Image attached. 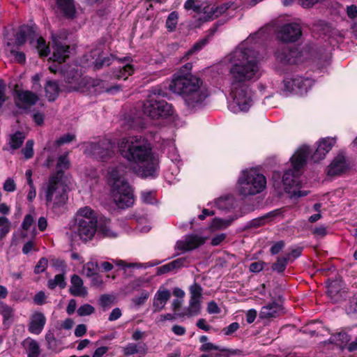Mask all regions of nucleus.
<instances>
[{"label": "nucleus", "mask_w": 357, "mask_h": 357, "mask_svg": "<svg viewBox=\"0 0 357 357\" xmlns=\"http://www.w3.org/2000/svg\"><path fill=\"white\" fill-rule=\"evenodd\" d=\"M22 345L27 354V357L39 356L40 354V346L36 340L28 337L23 341Z\"/></svg>", "instance_id": "7c9ffc66"}, {"label": "nucleus", "mask_w": 357, "mask_h": 357, "mask_svg": "<svg viewBox=\"0 0 357 357\" xmlns=\"http://www.w3.org/2000/svg\"><path fill=\"white\" fill-rule=\"evenodd\" d=\"M70 282V293L71 295L80 297H85L87 295V289L84 287L83 281L79 276L73 275Z\"/></svg>", "instance_id": "bb28decb"}, {"label": "nucleus", "mask_w": 357, "mask_h": 357, "mask_svg": "<svg viewBox=\"0 0 357 357\" xmlns=\"http://www.w3.org/2000/svg\"><path fill=\"white\" fill-rule=\"evenodd\" d=\"M57 286L60 288H64L66 286L64 276L61 274L55 275L54 279L50 280L47 282V287L51 289H54Z\"/></svg>", "instance_id": "79ce46f5"}, {"label": "nucleus", "mask_w": 357, "mask_h": 357, "mask_svg": "<svg viewBox=\"0 0 357 357\" xmlns=\"http://www.w3.org/2000/svg\"><path fill=\"white\" fill-rule=\"evenodd\" d=\"M70 166V162L67 155H61L59 158L56 164V174L50 178L45 189V199L47 203L51 202L54 198H56L59 194L58 186L60 179L62 176V172L67 169Z\"/></svg>", "instance_id": "9d476101"}, {"label": "nucleus", "mask_w": 357, "mask_h": 357, "mask_svg": "<svg viewBox=\"0 0 357 357\" xmlns=\"http://www.w3.org/2000/svg\"><path fill=\"white\" fill-rule=\"evenodd\" d=\"M149 295L150 294L148 291H143L141 292L139 296L133 298L132 302L135 306L139 307L146 301L149 297Z\"/></svg>", "instance_id": "864d4df0"}, {"label": "nucleus", "mask_w": 357, "mask_h": 357, "mask_svg": "<svg viewBox=\"0 0 357 357\" xmlns=\"http://www.w3.org/2000/svg\"><path fill=\"white\" fill-rule=\"evenodd\" d=\"M208 205H213L220 211L229 212L235 208L237 202L233 195H229L220 197L215 199L213 203H208Z\"/></svg>", "instance_id": "5701e85b"}, {"label": "nucleus", "mask_w": 357, "mask_h": 357, "mask_svg": "<svg viewBox=\"0 0 357 357\" xmlns=\"http://www.w3.org/2000/svg\"><path fill=\"white\" fill-rule=\"evenodd\" d=\"M45 94L50 101L54 100L59 95V89L56 82L48 80L46 83Z\"/></svg>", "instance_id": "e433bc0d"}, {"label": "nucleus", "mask_w": 357, "mask_h": 357, "mask_svg": "<svg viewBox=\"0 0 357 357\" xmlns=\"http://www.w3.org/2000/svg\"><path fill=\"white\" fill-rule=\"evenodd\" d=\"M349 164L342 153H339L334 158L331 164L328 167V174L330 176L338 175L344 172L348 168Z\"/></svg>", "instance_id": "412c9836"}, {"label": "nucleus", "mask_w": 357, "mask_h": 357, "mask_svg": "<svg viewBox=\"0 0 357 357\" xmlns=\"http://www.w3.org/2000/svg\"><path fill=\"white\" fill-rule=\"evenodd\" d=\"M97 231V223L93 222L89 219L86 220H79L75 223L73 229L72 238L78 236L81 240L87 241L92 239Z\"/></svg>", "instance_id": "4468645a"}, {"label": "nucleus", "mask_w": 357, "mask_h": 357, "mask_svg": "<svg viewBox=\"0 0 357 357\" xmlns=\"http://www.w3.org/2000/svg\"><path fill=\"white\" fill-rule=\"evenodd\" d=\"M237 218V216L229 218H215L212 220L208 225V229L210 231L213 232L218 230H222L229 227L232 222Z\"/></svg>", "instance_id": "c85d7f7f"}, {"label": "nucleus", "mask_w": 357, "mask_h": 357, "mask_svg": "<svg viewBox=\"0 0 357 357\" xmlns=\"http://www.w3.org/2000/svg\"><path fill=\"white\" fill-rule=\"evenodd\" d=\"M98 271V264L96 262L89 261L83 267V273L88 277L93 276Z\"/></svg>", "instance_id": "09e8293b"}, {"label": "nucleus", "mask_w": 357, "mask_h": 357, "mask_svg": "<svg viewBox=\"0 0 357 357\" xmlns=\"http://www.w3.org/2000/svg\"><path fill=\"white\" fill-rule=\"evenodd\" d=\"M340 291V287L337 281L327 282V294L333 302L337 301Z\"/></svg>", "instance_id": "4c0bfd02"}, {"label": "nucleus", "mask_w": 357, "mask_h": 357, "mask_svg": "<svg viewBox=\"0 0 357 357\" xmlns=\"http://www.w3.org/2000/svg\"><path fill=\"white\" fill-rule=\"evenodd\" d=\"M184 8L188 10H192L195 13L203 14V8L197 3L194 0L186 1L184 4Z\"/></svg>", "instance_id": "603ef678"}, {"label": "nucleus", "mask_w": 357, "mask_h": 357, "mask_svg": "<svg viewBox=\"0 0 357 357\" xmlns=\"http://www.w3.org/2000/svg\"><path fill=\"white\" fill-rule=\"evenodd\" d=\"M201 350L203 351H207L211 350H215V351H221L220 354H219L215 357H229V355L235 354L240 353L239 350H229L225 351V350H221L219 349L218 347L214 345L211 342H206L203 344L201 347Z\"/></svg>", "instance_id": "c9c22d12"}, {"label": "nucleus", "mask_w": 357, "mask_h": 357, "mask_svg": "<svg viewBox=\"0 0 357 357\" xmlns=\"http://www.w3.org/2000/svg\"><path fill=\"white\" fill-rule=\"evenodd\" d=\"M33 223V216L30 214H28L24 218V220L22 223V228L25 231H28L31 228Z\"/></svg>", "instance_id": "0e129e2a"}, {"label": "nucleus", "mask_w": 357, "mask_h": 357, "mask_svg": "<svg viewBox=\"0 0 357 357\" xmlns=\"http://www.w3.org/2000/svg\"><path fill=\"white\" fill-rule=\"evenodd\" d=\"M160 95V92L154 91L142 105L144 114L151 119L165 117L173 113L172 105L161 99Z\"/></svg>", "instance_id": "6e6552de"}, {"label": "nucleus", "mask_w": 357, "mask_h": 357, "mask_svg": "<svg viewBox=\"0 0 357 357\" xmlns=\"http://www.w3.org/2000/svg\"><path fill=\"white\" fill-rule=\"evenodd\" d=\"M301 28L297 23H288L279 26L275 32L278 40L285 43H294L301 36Z\"/></svg>", "instance_id": "ddd939ff"}, {"label": "nucleus", "mask_w": 357, "mask_h": 357, "mask_svg": "<svg viewBox=\"0 0 357 357\" xmlns=\"http://www.w3.org/2000/svg\"><path fill=\"white\" fill-rule=\"evenodd\" d=\"M94 307L89 304H84L80 306L77 310V314L79 316H87L90 315L94 312Z\"/></svg>", "instance_id": "13d9d810"}, {"label": "nucleus", "mask_w": 357, "mask_h": 357, "mask_svg": "<svg viewBox=\"0 0 357 357\" xmlns=\"http://www.w3.org/2000/svg\"><path fill=\"white\" fill-rule=\"evenodd\" d=\"M88 219L97 223V217L95 212L91 208L86 206L77 211L75 223L79 222V220H86Z\"/></svg>", "instance_id": "473e14b6"}, {"label": "nucleus", "mask_w": 357, "mask_h": 357, "mask_svg": "<svg viewBox=\"0 0 357 357\" xmlns=\"http://www.w3.org/2000/svg\"><path fill=\"white\" fill-rule=\"evenodd\" d=\"M190 300L188 306L184 312L178 314L179 317H195L200 314L202 300L203 298V289L200 284L195 282L189 287Z\"/></svg>", "instance_id": "f8f14e48"}, {"label": "nucleus", "mask_w": 357, "mask_h": 357, "mask_svg": "<svg viewBox=\"0 0 357 357\" xmlns=\"http://www.w3.org/2000/svg\"><path fill=\"white\" fill-rule=\"evenodd\" d=\"M155 195L154 191H144L142 192V200L144 203L153 204L155 202Z\"/></svg>", "instance_id": "3c124183"}, {"label": "nucleus", "mask_w": 357, "mask_h": 357, "mask_svg": "<svg viewBox=\"0 0 357 357\" xmlns=\"http://www.w3.org/2000/svg\"><path fill=\"white\" fill-rule=\"evenodd\" d=\"M169 264L172 271H174L188 266L190 261L187 257H180L169 262Z\"/></svg>", "instance_id": "a18cd8bd"}, {"label": "nucleus", "mask_w": 357, "mask_h": 357, "mask_svg": "<svg viewBox=\"0 0 357 357\" xmlns=\"http://www.w3.org/2000/svg\"><path fill=\"white\" fill-rule=\"evenodd\" d=\"M178 23V14L176 12H172L166 21V27L169 31H174Z\"/></svg>", "instance_id": "de8ad7c7"}, {"label": "nucleus", "mask_w": 357, "mask_h": 357, "mask_svg": "<svg viewBox=\"0 0 357 357\" xmlns=\"http://www.w3.org/2000/svg\"><path fill=\"white\" fill-rule=\"evenodd\" d=\"M75 138V135L73 134H66L61 137L59 139L56 141L57 145L60 146L61 144L68 143L73 140Z\"/></svg>", "instance_id": "338daca9"}, {"label": "nucleus", "mask_w": 357, "mask_h": 357, "mask_svg": "<svg viewBox=\"0 0 357 357\" xmlns=\"http://www.w3.org/2000/svg\"><path fill=\"white\" fill-rule=\"evenodd\" d=\"M25 139V135L21 132H17L15 134L10 135L9 144L11 149H17L23 143Z\"/></svg>", "instance_id": "a19ab883"}, {"label": "nucleus", "mask_w": 357, "mask_h": 357, "mask_svg": "<svg viewBox=\"0 0 357 357\" xmlns=\"http://www.w3.org/2000/svg\"><path fill=\"white\" fill-rule=\"evenodd\" d=\"M349 337L346 333H338L332 335L330 338V341L336 345L343 347L349 341Z\"/></svg>", "instance_id": "ea45409f"}, {"label": "nucleus", "mask_w": 357, "mask_h": 357, "mask_svg": "<svg viewBox=\"0 0 357 357\" xmlns=\"http://www.w3.org/2000/svg\"><path fill=\"white\" fill-rule=\"evenodd\" d=\"M26 39L30 40V44L37 49L40 56H46L50 54V48L45 40L41 37L37 38L32 27L24 25L20 27L15 35L13 33L5 35V51L8 56L13 57L20 63H24L26 61L25 54L17 50L24 44Z\"/></svg>", "instance_id": "423d86ee"}, {"label": "nucleus", "mask_w": 357, "mask_h": 357, "mask_svg": "<svg viewBox=\"0 0 357 357\" xmlns=\"http://www.w3.org/2000/svg\"><path fill=\"white\" fill-rule=\"evenodd\" d=\"M310 153L309 146L303 145L298 148L290 158V163L284 171L282 180L280 173L274 172L272 176L273 187L280 190H283L291 198L301 197L307 195V191L301 190L300 176Z\"/></svg>", "instance_id": "20e7f679"}, {"label": "nucleus", "mask_w": 357, "mask_h": 357, "mask_svg": "<svg viewBox=\"0 0 357 357\" xmlns=\"http://www.w3.org/2000/svg\"><path fill=\"white\" fill-rule=\"evenodd\" d=\"M167 149V154L168 158L172 161L175 166V172H178L179 163L181 162L180 155L174 142L171 141L168 143Z\"/></svg>", "instance_id": "2f4dec72"}, {"label": "nucleus", "mask_w": 357, "mask_h": 357, "mask_svg": "<svg viewBox=\"0 0 357 357\" xmlns=\"http://www.w3.org/2000/svg\"><path fill=\"white\" fill-rule=\"evenodd\" d=\"M171 296V292L169 290L160 287L155 293L153 298V311L158 312L164 308L167 301Z\"/></svg>", "instance_id": "393cba45"}, {"label": "nucleus", "mask_w": 357, "mask_h": 357, "mask_svg": "<svg viewBox=\"0 0 357 357\" xmlns=\"http://www.w3.org/2000/svg\"><path fill=\"white\" fill-rule=\"evenodd\" d=\"M126 165L118 164L109 166L105 175L110 197L119 208L130 207L135 202L133 189L126 178Z\"/></svg>", "instance_id": "39448f33"}, {"label": "nucleus", "mask_w": 357, "mask_h": 357, "mask_svg": "<svg viewBox=\"0 0 357 357\" xmlns=\"http://www.w3.org/2000/svg\"><path fill=\"white\" fill-rule=\"evenodd\" d=\"M45 300H46V296L43 291L38 292L33 298V301L37 305L44 304L45 303Z\"/></svg>", "instance_id": "774afa93"}, {"label": "nucleus", "mask_w": 357, "mask_h": 357, "mask_svg": "<svg viewBox=\"0 0 357 357\" xmlns=\"http://www.w3.org/2000/svg\"><path fill=\"white\" fill-rule=\"evenodd\" d=\"M264 40L262 30L250 35L221 61L228 74L225 86L229 93L228 109L233 113L246 112L253 105V93L250 84L258 80L262 70L257 47Z\"/></svg>", "instance_id": "f257e3e1"}, {"label": "nucleus", "mask_w": 357, "mask_h": 357, "mask_svg": "<svg viewBox=\"0 0 357 357\" xmlns=\"http://www.w3.org/2000/svg\"><path fill=\"white\" fill-rule=\"evenodd\" d=\"M147 351V347L145 344L129 343L123 347V354L128 356L135 354H145Z\"/></svg>", "instance_id": "f704fd0d"}, {"label": "nucleus", "mask_w": 357, "mask_h": 357, "mask_svg": "<svg viewBox=\"0 0 357 357\" xmlns=\"http://www.w3.org/2000/svg\"><path fill=\"white\" fill-rule=\"evenodd\" d=\"M347 13L350 19L352 20L354 24V31L357 33V7L354 5L348 6Z\"/></svg>", "instance_id": "8fccbe9b"}, {"label": "nucleus", "mask_w": 357, "mask_h": 357, "mask_svg": "<svg viewBox=\"0 0 357 357\" xmlns=\"http://www.w3.org/2000/svg\"><path fill=\"white\" fill-rule=\"evenodd\" d=\"M207 237L197 234H190L184 236L182 239L176 241L175 250L178 253H183L197 248L204 244Z\"/></svg>", "instance_id": "dca6fc26"}, {"label": "nucleus", "mask_w": 357, "mask_h": 357, "mask_svg": "<svg viewBox=\"0 0 357 357\" xmlns=\"http://www.w3.org/2000/svg\"><path fill=\"white\" fill-rule=\"evenodd\" d=\"M114 262L116 264V266L121 267L123 269H125L126 268H130V267L146 268L148 267H152V266H156L160 263V261H155L154 262H147L144 264H126L123 260H114Z\"/></svg>", "instance_id": "58836bf2"}, {"label": "nucleus", "mask_w": 357, "mask_h": 357, "mask_svg": "<svg viewBox=\"0 0 357 357\" xmlns=\"http://www.w3.org/2000/svg\"><path fill=\"white\" fill-rule=\"evenodd\" d=\"M266 187V176L257 169L250 167L241 171L235 190L238 195L246 197L262 192Z\"/></svg>", "instance_id": "0eeeda50"}, {"label": "nucleus", "mask_w": 357, "mask_h": 357, "mask_svg": "<svg viewBox=\"0 0 357 357\" xmlns=\"http://www.w3.org/2000/svg\"><path fill=\"white\" fill-rule=\"evenodd\" d=\"M336 143V138L327 137L320 139L317 142V147L313 155L312 160L317 162L325 158Z\"/></svg>", "instance_id": "a211bd4d"}, {"label": "nucleus", "mask_w": 357, "mask_h": 357, "mask_svg": "<svg viewBox=\"0 0 357 357\" xmlns=\"http://www.w3.org/2000/svg\"><path fill=\"white\" fill-rule=\"evenodd\" d=\"M226 238V234L224 233L218 234L215 235L211 238V245L213 246H217L220 245Z\"/></svg>", "instance_id": "69168bd1"}, {"label": "nucleus", "mask_w": 357, "mask_h": 357, "mask_svg": "<svg viewBox=\"0 0 357 357\" xmlns=\"http://www.w3.org/2000/svg\"><path fill=\"white\" fill-rule=\"evenodd\" d=\"M85 61H82L84 66H93L99 69L103 66H108L114 59L113 55L105 56L100 48L91 51L90 55L84 56Z\"/></svg>", "instance_id": "2eb2a0df"}, {"label": "nucleus", "mask_w": 357, "mask_h": 357, "mask_svg": "<svg viewBox=\"0 0 357 357\" xmlns=\"http://www.w3.org/2000/svg\"><path fill=\"white\" fill-rule=\"evenodd\" d=\"M47 267V259L45 257L41 258L35 266L34 272L37 274L43 273Z\"/></svg>", "instance_id": "680f3d73"}, {"label": "nucleus", "mask_w": 357, "mask_h": 357, "mask_svg": "<svg viewBox=\"0 0 357 357\" xmlns=\"http://www.w3.org/2000/svg\"><path fill=\"white\" fill-rule=\"evenodd\" d=\"M291 51L286 45H280L275 52V60L282 63L287 64L290 63L291 59Z\"/></svg>", "instance_id": "c756f323"}, {"label": "nucleus", "mask_w": 357, "mask_h": 357, "mask_svg": "<svg viewBox=\"0 0 357 357\" xmlns=\"http://www.w3.org/2000/svg\"><path fill=\"white\" fill-rule=\"evenodd\" d=\"M10 222L6 217H0V240L3 239L10 230Z\"/></svg>", "instance_id": "37998d69"}, {"label": "nucleus", "mask_w": 357, "mask_h": 357, "mask_svg": "<svg viewBox=\"0 0 357 357\" xmlns=\"http://www.w3.org/2000/svg\"><path fill=\"white\" fill-rule=\"evenodd\" d=\"M33 140H28L26 143L25 147L22 150V152L26 159L31 158L33 155Z\"/></svg>", "instance_id": "5fc2aeb1"}, {"label": "nucleus", "mask_w": 357, "mask_h": 357, "mask_svg": "<svg viewBox=\"0 0 357 357\" xmlns=\"http://www.w3.org/2000/svg\"><path fill=\"white\" fill-rule=\"evenodd\" d=\"M38 100V96L29 91H18L15 95V102L19 108L26 109Z\"/></svg>", "instance_id": "6ab92c4d"}, {"label": "nucleus", "mask_w": 357, "mask_h": 357, "mask_svg": "<svg viewBox=\"0 0 357 357\" xmlns=\"http://www.w3.org/2000/svg\"><path fill=\"white\" fill-rule=\"evenodd\" d=\"M61 36L57 35H52V40L54 43L53 46V54L50 59L53 61L61 63L69 56L70 51V47L66 43L61 42Z\"/></svg>", "instance_id": "f3484780"}, {"label": "nucleus", "mask_w": 357, "mask_h": 357, "mask_svg": "<svg viewBox=\"0 0 357 357\" xmlns=\"http://www.w3.org/2000/svg\"><path fill=\"white\" fill-rule=\"evenodd\" d=\"M55 12L68 19L75 17L76 9L74 0H55Z\"/></svg>", "instance_id": "aec40b11"}, {"label": "nucleus", "mask_w": 357, "mask_h": 357, "mask_svg": "<svg viewBox=\"0 0 357 357\" xmlns=\"http://www.w3.org/2000/svg\"><path fill=\"white\" fill-rule=\"evenodd\" d=\"M208 43L207 38H203L197 42L187 52V55L192 54L195 52L200 51Z\"/></svg>", "instance_id": "6e6d98bb"}, {"label": "nucleus", "mask_w": 357, "mask_h": 357, "mask_svg": "<svg viewBox=\"0 0 357 357\" xmlns=\"http://www.w3.org/2000/svg\"><path fill=\"white\" fill-rule=\"evenodd\" d=\"M240 326L239 324L237 322H233L231 324H229L228 326L223 328L222 332L225 335H231L233 333H234L236 331H238Z\"/></svg>", "instance_id": "e2e57ef3"}, {"label": "nucleus", "mask_w": 357, "mask_h": 357, "mask_svg": "<svg viewBox=\"0 0 357 357\" xmlns=\"http://www.w3.org/2000/svg\"><path fill=\"white\" fill-rule=\"evenodd\" d=\"M3 189L8 192H14L16 190V183L13 178H8L3 184Z\"/></svg>", "instance_id": "bf43d9fd"}, {"label": "nucleus", "mask_w": 357, "mask_h": 357, "mask_svg": "<svg viewBox=\"0 0 357 357\" xmlns=\"http://www.w3.org/2000/svg\"><path fill=\"white\" fill-rule=\"evenodd\" d=\"M46 318L42 312H36L31 317L29 324V331L35 335H39L44 328Z\"/></svg>", "instance_id": "b1692460"}, {"label": "nucleus", "mask_w": 357, "mask_h": 357, "mask_svg": "<svg viewBox=\"0 0 357 357\" xmlns=\"http://www.w3.org/2000/svg\"><path fill=\"white\" fill-rule=\"evenodd\" d=\"M115 145L111 140L104 139L98 143L85 144L84 153L100 160H107L114 154Z\"/></svg>", "instance_id": "9b49d317"}, {"label": "nucleus", "mask_w": 357, "mask_h": 357, "mask_svg": "<svg viewBox=\"0 0 357 357\" xmlns=\"http://www.w3.org/2000/svg\"><path fill=\"white\" fill-rule=\"evenodd\" d=\"M65 80L68 83L77 82L81 78L77 71L70 70L64 74Z\"/></svg>", "instance_id": "052dcab7"}, {"label": "nucleus", "mask_w": 357, "mask_h": 357, "mask_svg": "<svg viewBox=\"0 0 357 357\" xmlns=\"http://www.w3.org/2000/svg\"><path fill=\"white\" fill-rule=\"evenodd\" d=\"M282 313V307L273 301L263 306L259 312L261 319H270L278 317Z\"/></svg>", "instance_id": "a878e982"}, {"label": "nucleus", "mask_w": 357, "mask_h": 357, "mask_svg": "<svg viewBox=\"0 0 357 357\" xmlns=\"http://www.w3.org/2000/svg\"><path fill=\"white\" fill-rule=\"evenodd\" d=\"M114 301V298L111 295H102L99 299L100 305L103 308H108L111 306Z\"/></svg>", "instance_id": "4d7b16f0"}, {"label": "nucleus", "mask_w": 357, "mask_h": 357, "mask_svg": "<svg viewBox=\"0 0 357 357\" xmlns=\"http://www.w3.org/2000/svg\"><path fill=\"white\" fill-rule=\"evenodd\" d=\"M121 66H119L120 69L115 72V76L118 79H126L130 75L134 73V68L132 64L129 63V58H123L120 59Z\"/></svg>", "instance_id": "cd10ccee"}, {"label": "nucleus", "mask_w": 357, "mask_h": 357, "mask_svg": "<svg viewBox=\"0 0 357 357\" xmlns=\"http://www.w3.org/2000/svg\"><path fill=\"white\" fill-rule=\"evenodd\" d=\"M192 67V63H188L174 73L169 89L181 97L188 111L195 112L204 107L210 92L202 78L190 73Z\"/></svg>", "instance_id": "7ed1b4c3"}, {"label": "nucleus", "mask_w": 357, "mask_h": 357, "mask_svg": "<svg viewBox=\"0 0 357 357\" xmlns=\"http://www.w3.org/2000/svg\"><path fill=\"white\" fill-rule=\"evenodd\" d=\"M288 260L289 257H278L277 261L272 266L273 270L278 273L283 272L286 268Z\"/></svg>", "instance_id": "49530a36"}, {"label": "nucleus", "mask_w": 357, "mask_h": 357, "mask_svg": "<svg viewBox=\"0 0 357 357\" xmlns=\"http://www.w3.org/2000/svg\"><path fill=\"white\" fill-rule=\"evenodd\" d=\"M125 127L128 129H138L142 128V120L139 118H132L131 116L126 117L125 119Z\"/></svg>", "instance_id": "c03bdc74"}, {"label": "nucleus", "mask_w": 357, "mask_h": 357, "mask_svg": "<svg viewBox=\"0 0 357 357\" xmlns=\"http://www.w3.org/2000/svg\"><path fill=\"white\" fill-rule=\"evenodd\" d=\"M314 81L308 77L289 75L284 77L281 87L284 96L305 95L312 87Z\"/></svg>", "instance_id": "1a4fd4ad"}, {"label": "nucleus", "mask_w": 357, "mask_h": 357, "mask_svg": "<svg viewBox=\"0 0 357 357\" xmlns=\"http://www.w3.org/2000/svg\"><path fill=\"white\" fill-rule=\"evenodd\" d=\"M97 232L98 235L100 234L107 238H115L118 236L117 233L112 229L110 221L107 220L100 222L97 226Z\"/></svg>", "instance_id": "72a5a7b5"}, {"label": "nucleus", "mask_w": 357, "mask_h": 357, "mask_svg": "<svg viewBox=\"0 0 357 357\" xmlns=\"http://www.w3.org/2000/svg\"><path fill=\"white\" fill-rule=\"evenodd\" d=\"M118 147L121 156L133 167L137 175L142 178H154L158 175L159 160L147 138L141 135L123 137Z\"/></svg>", "instance_id": "f03ea898"}, {"label": "nucleus", "mask_w": 357, "mask_h": 357, "mask_svg": "<svg viewBox=\"0 0 357 357\" xmlns=\"http://www.w3.org/2000/svg\"><path fill=\"white\" fill-rule=\"evenodd\" d=\"M230 4L227 3L220 6L208 5L203 7V16L202 19L205 21L213 20L225 13L229 8Z\"/></svg>", "instance_id": "4be33fe9"}]
</instances>
